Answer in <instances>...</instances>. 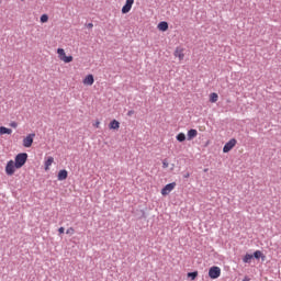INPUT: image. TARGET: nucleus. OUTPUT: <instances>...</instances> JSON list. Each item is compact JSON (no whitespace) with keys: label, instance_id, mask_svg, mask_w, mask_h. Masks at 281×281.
I'll list each match as a JSON object with an SVG mask.
<instances>
[{"label":"nucleus","instance_id":"nucleus-1","mask_svg":"<svg viewBox=\"0 0 281 281\" xmlns=\"http://www.w3.org/2000/svg\"><path fill=\"white\" fill-rule=\"evenodd\" d=\"M29 155L26 153H20L14 157V168L20 169L25 166Z\"/></svg>","mask_w":281,"mask_h":281},{"label":"nucleus","instance_id":"nucleus-2","mask_svg":"<svg viewBox=\"0 0 281 281\" xmlns=\"http://www.w3.org/2000/svg\"><path fill=\"white\" fill-rule=\"evenodd\" d=\"M222 270L218 266H212L211 269H209L207 276L212 280H216L221 277Z\"/></svg>","mask_w":281,"mask_h":281},{"label":"nucleus","instance_id":"nucleus-3","mask_svg":"<svg viewBox=\"0 0 281 281\" xmlns=\"http://www.w3.org/2000/svg\"><path fill=\"white\" fill-rule=\"evenodd\" d=\"M237 139L236 138H231L225 146L223 147L224 154H228L233 150V148L236 146Z\"/></svg>","mask_w":281,"mask_h":281},{"label":"nucleus","instance_id":"nucleus-4","mask_svg":"<svg viewBox=\"0 0 281 281\" xmlns=\"http://www.w3.org/2000/svg\"><path fill=\"white\" fill-rule=\"evenodd\" d=\"M15 168L16 167H15L14 160H9L5 167L7 176L12 177L15 172Z\"/></svg>","mask_w":281,"mask_h":281},{"label":"nucleus","instance_id":"nucleus-5","mask_svg":"<svg viewBox=\"0 0 281 281\" xmlns=\"http://www.w3.org/2000/svg\"><path fill=\"white\" fill-rule=\"evenodd\" d=\"M34 137H36V134H34V133L30 134L29 136H25L23 138V146L25 148H30L32 146V144H33Z\"/></svg>","mask_w":281,"mask_h":281},{"label":"nucleus","instance_id":"nucleus-6","mask_svg":"<svg viewBox=\"0 0 281 281\" xmlns=\"http://www.w3.org/2000/svg\"><path fill=\"white\" fill-rule=\"evenodd\" d=\"M134 0H126L124 7L122 8V14H128L133 8Z\"/></svg>","mask_w":281,"mask_h":281},{"label":"nucleus","instance_id":"nucleus-7","mask_svg":"<svg viewBox=\"0 0 281 281\" xmlns=\"http://www.w3.org/2000/svg\"><path fill=\"white\" fill-rule=\"evenodd\" d=\"M176 188V183L172 182V183H169L167 186H165L162 189H161V194L164 196L168 195L173 189Z\"/></svg>","mask_w":281,"mask_h":281},{"label":"nucleus","instance_id":"nucleus-8","mask_svg":"<svg viewBox=\"0 0 281 281\" xmlns=\"http://www.w3.org/2000/svg\"><path fill=\"white\" fill-rule=\"evenodd\" d=\"M93 83H94V77H93V75H88V76L83 79V85L92 86Z\"/></svg>","mask_w":281,"mask_h":281},{"label":"nucleus","instance_id":"nucleus-9","mask_svg":"<svg viewBox=\"0 0 281 281\" xmlns=\"http://www.w3.org/2000/svg\"><path fill=\"white\" fill-rule=\"evenodd\" d=\"M198 136V131L191 128L188 131V140H193Z\"/></svg>","mask_w":281,"mask_h":281},{"label":"nucleus","instance_id":"nucleus-10","mask_svg":"<svg viewBox=\"0 0 281 281\" xmlns=\"http://www.w3.org/2000/svg\"><path fill=\"white\" fill-rule=\"evenodd\" d=\"M158 29H159L161 32L168 31V29H169L168 22H167V21H161V22L158 24Z\"/></svg>","mask_w":281,"mask_h":281},{"label":"nucleus","instance_id":"nucleus-11","mask_svg":"<svg viewBox=\"0 0 281 281\" xmlns=\"http://www.w3.org/2000/svg\"><path fill=\"white\" fill-rule=\"evenodd\" d=\"M68 178V171L67 170H60L58 172V180L64 181Z\"/></svg>","mask_w":281,"mask_h":281},{"label":"nucleus","instance_id":"nucleus-12","mask_svg":"<svg viewBox=\"0 0 281 281\" xmlns=\"http://www.w3.org/2000/svg\"><path fill=\"white\" fill-rule=\"evenodd\" d=\"M119 128H120V122L116 121V120H113V121L110 123V130L117 131Z\"/></svg>","mask_w":281,"mask_h":281},{"label":"nucleus","instance_id":"nucleus-13","mask_svg":"<svg viewBox=\"0 0 281 281\" xmlns=\"http://www.w3.org/2000/svg\"><path fill=\"white\" fill-rule=\"evenodd\" d=\"M12 133H13L12 128H8V127H5V126H0V134H1V135H4V134L10 135V134H12Z\"/></svg>","mask_w":281,"mask_h":281},{"label":"nucleus","instance_id":"nucleus-14","mask_svg":"<svg viewBox=\"0 0 281 281\" xmlns=\"http://www.w3.org/2000/svg\"><path fill=\"white\" fill-rule=\"evenodd\" d=\"M175 57L179 58V60H183V58H184L183 50L180 48L176 49Z\"/></svg>","mask_w":281,"mask_h":281},{"label":"nucleus","instance_id":"nucleus-15","mask_svg":"<svg viewBox=\"0 0 281 281\" xmlns=\"http://www.w3.org/2000/svg\"><path fill=\"white\" fill-rule=\"evenodd\" d=\"M256 259V260H259V259H261L262 258V260L266 258V256L265 255H262V252L260 251V250H257V251H255L254 252V255H252V259Z\"/></svg>","mask_w":281,"mask_h":281},{"label":"nucleus","instance_id":"nucleus-16","mask_svg":"<svg viewBox=\"0 0 281 281\" xmlns=\"http://www.w3.org/2000/svg\"><path fill=\"white\" fill-rule=\"evenodd\" d=\"M53 164H54V158L53 157L47 158V160L45 161V170H49Z\"/></svg>","mask_w":281,"mask_h":281},{"label":"nucleus","instance_id":"nucleus-17","mask_svg":"<svg viewBox=\"0 0 281 281\" xmlns=\"http://www.w3.org/2000/svg\"><path fill=\"white\" fill-rule=\"evenodd\" d=\"M252 259H254V256L247 254V255H245V256L243 257V262H244V263H250Z\"/></svg>","mask_w":281,"mask_h":281},{"label":"nucleus","instance_id":"nucleus-18","mask_svg":"<svg viewBox=\"0 0 281 281\" xmlns=\"http://www.w3.org/2000/svg\"><path fill=\"white\" fill-rule=\"evenodd\" d=\"M212 103H216L218 101V94L216 92L211 93V99L209 100Z\"/></svg>","mask_w":281,"mask_h":281},{"label":"nucleus","instance_id":"nucleus-19","mask_svg":"<svg viewBox=\"0 0 281 281\" xmlns=\"http://www.w3.org/2000/svg\"><path fill=\"white\" fill-rule=\"evenodd\" d=\"M176 139L179 142V143H183L186 140V135L183 133H179L177 136H176Z\"/></svg>","mask_w":281,"mask_h":281},{"label":"nucleus","instance_id":"nucleus-20","mask_svg":"<svg viewBox=\"0 0 281 281\" xmlns=\"http://www.w3.org/2000/svg\"><path fill=\"white\" fill-rule=\"evenodd\" d=\"M57 53H58L59 59H63L64 56H66V52H65L64 48H58V49H57Z\"/></svg>","mask_w":281,"mask_h":281},{"label":"nucleus","instance_id":"nucleus-21","mask_svg":"<svg viewBox=\"0 0 281 281\" xmlns=\"http://www.w3.org/2000/svg\"><path fill=\"white\" fill-rule=\"evenodd\" d=\"M198 276H199L198 271H193V272L188 273V278H190L191 280H195Z\"/></svg>","mask_w":281,"mask_h":281},{"label":"nucleus","instance_id":"nucleus-22","mask_svg":"<svg viewBox=\"0 0 281 281\" xmlns=\"http://www.w3.org/2000/svg\"><path fill=\"white\" fill-rule=\"evenodd\" d=\"M60 60H64L66 64H68L70 61H72V56L71 55H69V56L65 55L64 57H61Z\"/></svg>","mask_w":281,"mask_h":281},{"label":"nucleus","instance_id":"nucleus-23","mask_svg":"<svg viewBox=\"0 0 281 281\" xmlns=\"http://www.w3.org/2000/svg\"><path fill=\"white\" fill-rule=\"evenodd\" d=\"M47 21H49V16L47 14H43L42 18H40V22L42 23H46Z\"/></svg>","mask_w":281,"mask_h":281},{"label":"nucleus","instance_id":"nucleus-24","mask_svg":"<svg viewBox=\"0 0 281 281\" xmlns=\"http://www.w3.org/2000/svg\"><path fill=\"white\" fill-rule=\"evenodd\" d=\"M162 168H169V162L167 160H164L162 161Z\"/></svg>","mask_w":281,"mask_h":281},{"label":"nucleus","instance_id":"nucleus-25","mask_svg":"<svg viewBox=\"0 0 281 281\" xmlns=\"http://www.w3.org/2000/svg\"><path fill=\"white\" fill-rule=\"evenodd\" d=\"M134 114H135V112H134L133 110H131V111L127 112V116H128V117H132Z\"/></svg>","mask_w":281,"mask_h":281},{"label":"nucleus","instance_id":"nucleus-26","mask_svg":"<svg viewBox=\"0 0 281 281\" xmlns=\"http://www.w3.org/2000/svg\"><path fill=\"white\" fill-rule=\"evenodd\" d=\"M10 126H11L12 128H16V127H18V123H16V122H12V123H10Z\"/></svg>","mask_w":281,"mask_h":281},{"label":"nucleus","instance_id":"nucleus-27","mask_svg":"<svg viewBox=\"0 0 281 281\" xmlns=\"http://www.w3.org/2000/svg\"><path fill=\"white\" fill-rule=\"evenodd\" d=\"M58 232H59V234H65V228H64V227H60V228L58 229Z\"/></svg>","mask_w":281,"mask_h":281},{"label":"nucleus","instance_id":"nucleus-28","mask_svg":"<svg viewBox=\"0 0 281 281\" xmlns=\"http://www.w3.org/2000/svg\"><path fill=\"white\" fill-rule=\"evenodd\" d=\"M87 27H88V29H92V27H93V23H88V24H87Z\"/></svg>","mask_w":281,"mask_h":281},{"label":"nucleus","instance_id":"nucleus-29","mask_svg":"<svg viewBox=\"0 0 281 281\" xmlns=\"http://www.w3.org/2000/svg\"><path fill=\"white\" fill-rule=\"evenodd\" d=\"M189 177H190V173L187 172V173L184 175V179H188Z\"/></svg>","mask_w":281,"mask_h":281},{"label":"nucleus","instance_id":"nucleus-30","mask_svg":"<svg viewBox=\"0 0 281 281\" xmlns=\"http://www.w3.org/2000/svg\"><path fill=\"white\" fill-rule=\"evenodd\" d=\"M99 125H100V122L98 121V122L94 124V126L98 128Z\"/></svg>","mask_w":281,"mask_h":281},{"label":"nucleus","instance_id":"nucleus-31","mask_svg":"<svg viewBox=\"0 0 281 281\" xmlns=\"http://www.w3.org/2000/svg\"><path fill=\"white\" fill-rule=\"evenodd\" d=\"M241 281H249V279L245 278V279H243Z\"/></svg>","mask_w":281,"mask_h":281},{"label":"nucleus","instance_id":"nucleus-32","mask_svg":"<svg viewBox=\"0 0 281 281\" xmlns=\"http://www.w3.org/2000/svg\"><path fill=\"white\" fill-rule=\"evenodd\" d=\"M2 3V0H0V4Z\"/></svg>","mask_w":281,"mask_h":281},{"label":"nucleus","instance_id":"nucleus-33","mask_svg":"<svg viewBox=\"0 0 281 281\" xmlns=\"http://www.w3.org/2000/svg\"><path fill=\"white\" fill-rule=\"evenodd\" d=\"M21 1H25V0H21Z\"/></svg>","mask_w":281,"mask_h":281}]
</instances>
